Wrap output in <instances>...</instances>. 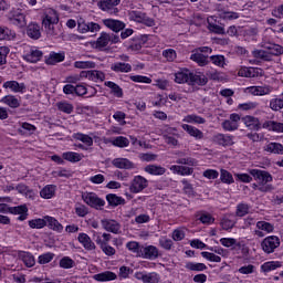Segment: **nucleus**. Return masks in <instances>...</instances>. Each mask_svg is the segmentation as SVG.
<instances>
[{
	"label": "nucleus",
	"mask_w": 283,
	"mask_h": 283,
	"mask_svg": "<svg viewBox=\"0 0 283 283\" xmlns=\"http://www.w3.org/2000/svg\"><path fill=\"white\" fill-rule=\"evenodd\" d=\"M175 82L179 84L188 83V85H205L209 83V78L205 75L191 73L189 70H184L175 74Z\"/></svg>",
	"instance_id": "f257e3e1"
},
{
	"label": "nucleus",
	"mask_w": 283,
	"mask_h": 283,
	"mask_svg": "<svg viewBox=\"0 0 283 283\" xmlns=\"http://www.w3.org/2000/svg\"><path fill=\"white\" fill-rule=\"evenodd\" d=\"M42 25L48 34V36H56L59 34V13L54 9H49L45 17L42 20Z\"/></svg>",
	"instance_id": "f03ea898"
},
{
	"label": "nucleus",
	"mask_w": 283,
	"mask_h": 283,
	"mask_svg": "<svg viewBox=\"0 0 283 283\" xmlns=\"http://www.w3.org/2000/svg\"><path fill=\"white\" fill-rule=\"evenodd\" d=\"M9 23L11 25H17V28H25L28 25V20H25V13L21 10H12L7 14Z\"/></svg>",
	"instance_id": "7ed1b4c3"
},
{
	"label": "nucleus",
	"mask_w": 283,
	"mask_h": 283,
	"mask_svg": "<svg viewBox=\"0 0 283 283\" xmlns=\"http://www.w3.org/2000/svg\"><path fill=\"white\" fill-rule=\"evenodd\" d=\"M128 17L130 21L143 23L144 25H147V28H154V25H156V21L149 18L147 13L143 11H129Z\"/></svg>",
	"instance_id": "20e7f679"
},
{
	"label": "nucleus",
	"mask_w": 283,
	"mask_h": 283,
	"mask_svg": "<svg viewBox=\"0 0 283 283\" xmlns=\"http://www.w3.org/2000/svg\"><path fill=\"white\" fill-rule=\"evenodd\" d=\"M118 6H120V0H99L97 2L99 10L106 12V14H116L119 12Z\"/></svg>",
	"instance_id": "39448f33"
},
{
	"label": "nucleus",
	"mask_w": 283,
	"mask_h": 283,
	"mask_svg": "<svg viewBox=\"0 0 283 283\" xmlns=\"http://www.w3.org/2000/svg\"><path fill=\"white\" fill-rule=\"evenodd\" d=\"M82 200L93 209H101L102 207H105V200L98 198V195L95 192L82 193Z\"/></svg>",
	"instance_id": "423d86ee"
},
{
	"label": "nucleus",
	"mask_w": 283,
	"mask_h": 283,
	"mask_svg": "<svg viewBox=\"0 0 283 283\" xmlns=\"http://www.w3.org/2000/svg\"><path fill=\"white\" fill-rule=\"evenodd\" d=\"M280 247V238L275 235H270L266 237L262 242H261V248L264 251V253L271 254L275 253V249Z\"/></svg>",
	"instance_id": "0eeeda50"
},
{
	"label": "nucleus",
	"mask_w": 283,
	"mask_h": 283,
	"mask_svg": "<svg viewBox=\"0 0 283 283\" xmlns=\"http://www.w3.org/2000/svg\"><path fill=\"white\" fill-rule=\"evenodd\" d=\"M249 174L252 175L254 180L259 181V185H271L269 182H273V176L266 170L251 169Z\"/></svg>",
	"instance_id": "6e6552de"
},
{
	"label": "nucleus",
	"mask_w": 283,
	"mask_h": 283,
	"mask_svg": "<svg viewBox=\"0 0 283 283\" xmlns=\"http://www.w3.org/2000/svg\"><path fill=\"white\" fill-rule=\"evenodd\" d=\"M149 185V181L140 175L135 176L134 179L130 182L129 191L132 193H140V191H144V189H147Z\"/></svg>",
	"instance_id": "1a4fd4ad"
},
{
	"label": "nucleus",
	"mask_w": 283,
	"mask_h": 283,
	"mask_svg": "<svg viewBox=\"0 0 283 283\" xmlns=\"http://www.w3.org/2000/svg\"><path fill=\"white\" fill-rule=\"evenodd\" d=\"M81 78H88V81H94V83H103L105 81V73L103 71H82L80 73Z\"/></svg>",
	"instance_id": "9d476101"
},
{
	"label": "nucleus",
	"mask_w": 283,
	"mask_h": 283,
	"mask_svg": "<svg viewBox=\"0 0 283 283\" xmlns=\"http://www.w3.org/2000/svg\"><path fill=\"white\" fill-rule=\"evenodd\" d=\"M158 255V248L155 245H143L139 258H143L144 260H157Z\"/></svg>",
	"instance_id": "9b49d317"
},
{
	"label": "nucleus",
	"mask_w": 283,
	"mask_h": 283,
	"mask_svg": "<svg viewBox=\"0 0 283 283\" xmlns=\"http://www.w3.org/2000/svg\"><path fill=\"white\" fill-rule=\"evenodd\" d=\"M134 276L136 280H142L143 283L160 282V275H158V273L156 272H149V273L136 272Z\"/></svg>",
	"instance_id": "f8f14e48"
},
{
	"label": "nucleus",
	"mask_w": 283,
	"mask_h": 283,
	"mask_svg": "<svg viewBox=\"0 0 283 283\" xmlns=\"http://www.w3.org/2000/svg\"><path fill=\"white\" fill-rule=\"evenodd\" d=\"M101 224L105 231L109 233H119L120 231V223L114 219H102Z\"/></svg>",
	"instance_id": "ddd939ff"
},
{
	"label": "nucleus",
	"mask_w": 283,
	"mask_h": 283,
	"mask_svg": "<svg viewBox=\"0 0 283 283\" xmlns=\"http://www.w3.org/2000/svg\"><path fill=\"white\" fill-rule=\"evenodd\" d=\"M77 241L82 244L85 251H96V243L92 241V238H90L87 233L81 232L77 235Z\"/></svg>",
	"instance_id": "4468645a"
},
{
	"label": "nucleus",
	"mask_w": 283,
	"mask_h": 283,
	"mask_svg": "<svg viewBox=\"0 0 283 283\" xmlns=\"http://www.w3.org/2000/svg\"><path fill=\"white\" fill-rule=\"evenodd\" d=\"M103 24L108 28V30H112V32H120L122 30H125V22L120 20H114V19H104L102 20Z\"/></svg>",
	"instance_id": "2eb2a0df"
},
{
	"label": "nucleus",
	"mask_w": 283,
	"mask_h": 283,
	"mask_svg": "<svg viewBox=\"0 0 283 283\" xmlns=\"http://www.w3.org/2000/svg\"><path fill=\"white\" fill-rule=\"evenodd\" d=\"M241 120L245 124V126L249 127V129H252L253 132H260V129H262V124H260V119H258V117L247 115L242 117Z\"/></svg>",
	"instance_id": "dca6fc26"
},
{
	"label": "nucleus",
	"mask_w": 283,
	"mask_h": 283,
	"mask_svg": "<svg viewBox=\"0 0 283 283\" xmlns=\"http://www.w3.org/2000/svg\"><path fill=\"white\" fill-rule=\"evenodd\" d=\"M112 165L116 167V169H136V164L127 158H115Z\"/></svg>",
	"instance_id": "f3484780"
},
{
	"label": "nucleus",
	"mask_w": 283,
	"mask_h": 283,
	"mask_svg": "<svg viewBox=\"0 0 283 283\" xmlns=\"http://www.w3.org/2000/svg\"><path fill=\"white\" fill-rule=\"evenodd\" d=\"M23 59L28 61V63H39V61L43 59V51L33 48L23 55Z\"/></svg>",
	"instance_id": "a211bd4d"
},
{
	"label": "nucleus",
	"mask_w": 283,
	"mask_h": 283,
	"mask_svg": "<svg viewBox=\"0 0 283 283\" xmlns=\"http://www.w3.org/2000/svg\"><path fill=\"white\" fill-rule=\"evenodd\" d=\"M213 143H217V145H221L222 147H231V145H234L233 136L224 134L214 135Z\"/></svg>",
	"instance_id": "6ab92c4d"
},
{
	"label": "nucleus",
	"mask_w": 283,
	"mask_h": 283,
	"mask_svg": "<svg viewBox=\"0 0 283 283\" xmlns=\"http://www.w3.org/2000/svg\"><path fill=\"white\" fill-rule=\"evenodd\" d=\"M4 90H11L15 94H23L25 92V84L17 81H7L3 83Z\"/></svg>",
	"instance_id": "aec40b11"
},
{
	"label": "nucleus",
	"mask_w": 283,
	"mask_h": 283,
	"mask_svg": "<svg viewBox=\"0 0 283 283\" xmlns=\"http://www.w3.org/2000/svg\"><path fill=\"white\" fill-rule=\"evenodd\" d=\"M262 48H264V50H268L271 56H282L283 54V46L280 44L264 42L262 44Z\"/></svg>",
	"instance_id": "412c9836"
},
{
	"label": "nucleus",
	"mask_w": 283,
	"mask_h": 283,
	"mask_svg": "<svg viewBox=\"0 0 283 283\" xmlns=\"http://www.w3.org/2000/svg\"><path fill=\"white\" fill-rule=\"evenodd\" d=\"M9 213H13V216H19L18 220L23 222V220H28V207L27 206H17L10 207Z\"/></svg>",
	"instance_id": "4be33fe9"
},
{
	"label": "nucleus",
	"mask_w": 283,
	"mask_h": 283,
	"mask_svg": "<svg viewBox=\"0 0 283 283\" xmlns=\"http://www.w3.org/2000/svg\"><path fill=\"white\" fill-rule=\"evenodd\" d=\"M112 72L129 74L132 72V64L125 62H115L111 65Z\"/></svg>",
	"instance_id": "5701e85b"
},
{
	"label": "nucleus",
	"mask_w": 283,
	"mask_h": 283,
	"mask_svg": "<svg viewBox=\"0 0 283 283\" xmlns=\"http://www.w3.org/2000/svg\"><path fill=\"white\" fill-rule=\"evenodd\" d=\"M96 282H113V280H118V275L112 271H105L93 276Z\"/></svg>",
	"instance_id": "b1692460"
},
{
	"label": "nucleus",
	"mask_w": 283,
	"mask_h": 283,
	"mask_svg": "<svg viewBox=\"0 0 283 283\" xmlns=\"http://www.w3.org/2000/svg\"><path fill=\"white\" fill-rule=\"evenodd\" d=\"M27 35L29 39L38 41V39H41V27L38 23H30L27 27Z\"/></svg>",
	"instance_id": "393cba45"
},
{
	"label": "nucleus",
	"mask_w": 283,
	"mask_h": 283,
	"mask_svg": "<svg viewBox=\"0 0 283 283\" xmlns=\"http://www.w3.org/2000/svg\"><path fill=\"white\" fill-rule=\"evenodd\" d=\"M248 92L253 96H266V94H271L273 92V87L271 86H250L248 87Z\"/></svg>",
	"instance_id": "a878e982"
},
{
	"label": "nucleus",
	"mask_w": 283,
	"mask_h": 283,
	"mask_svg": "<svg viewBox=\"0 0 283 283\" xmlns=\"http://www.w3.org/2000/svg\"><path fill=\"white\" fill-rule=\"evenodd\" d=\"M181 127L184 132H187L189 136H192V138H196L197 140H202V138H205V133H202V130L189 124H184Z\"/></svg>",
	"instance_id": "bb28decb"
},
{
	"label": "nucleus",
	"mask_w": 283,
	"mask_h": 283,
	"mask_svg": "<svg viewBox=\"0 0 283 283\" xmlns=\"http://www.w3.org/2000/svg\"><path fill=\"white\" fill-rule=\"evenodd\" d=\"M190 60L197 63L200 67H205V65H209V55L202 54L198 51L190 55Z\"/></svg>",
	"instance_id": "cd10ccee"
},
{
	"label": "nucleus",
	"mask_w": 283,
	"mask_h": 283,
	"mask_svg": "<svg viewBox=\"0 0 283 283\" xmlns=\"http://www.w3.org/2000/svg\"><path fill=\"white\" fill-rule=\"evenodd\" d=\"M144 171H146V174H149L150 176H165L167 169L158 165H148L144 168Z\"/></svg>",
	"instance_id": "c85d7f7f"
},
{
	"label": "nucleus",
	"mask_w": 283,
	"mask_h": 283,
	"mask_svg": "<svg viewBox=\"0 0 283 283\" xmlns=\"http://www.w3.org/2000/svg\"><path fill=\"white\" fill-rule=\"evenodd\" d=\"M65 61V53L51 52L45 60L46 65H56V63H63Z\"/></svg>",
	"instance_id": "c756f323"
},
{
	"label": "nucleus",
	"mask_w": 283,
	"mask_h": 283,
	"mask_svg": "<svg viewBox=\"0 0 283 283\" xmlns=\"http://www.w3.org/2000/svg\"><path fill=\"white\" fill-rule=\"evenodd\" d=\"M263 129H269V132H277L279 134L283 133V123L268 120L262 125Z\"/></svg>",
	"instance_id": "7c9ffc66"
},
{
	"label": "nucleus",
	"mask_w": 283,
	"mask_h": 283,
	"mask_svg": "<svg viewBox=\"0 0 283 283\" xmlns=\"http://www.w3.org/2000/svg\"><path fill=\"white\" fill-rule=\"evenodd\" d=\"M19 258L23 262V264L28 266V269H32V266L36 264V261L34 260V255H32V253L30 252H20Z\"/></svg>",
	"instance_id": "2f4dec72"
},
{
	"label": "nucleus",
	"mask_w": 283,
	"mask_h": 283,
	"mask_svg": "<svg viewBox=\"0 0 283 283\" xmlns=\"http://www.w3.org/2000/svg\"><path fill=\"white\" fill-rule=\"evenodd\" d=\"M0 103L8 105L12 109H17V107L21 106V102L14 95H6L1 98Z\"/></svg>",
	"instance_id": "473e14b6"
},
{
	"label": "nucleus",
	"mask_w": 283,
	"mask_h": 283,
	"mask_svg": "<svg viewBox=\"0 0 283 283\" xmlns=\"http://www.w3.org/2000/svg\"><path fill=\"white\" fill-rule=\"evenodd\" d=\"M45 220L49 229H52V231H57V233L63 231V224H61L55 218L45 216Z\"/></svg>",
	"instance_id": "72a5a7b5"
},
{
	"label": "nucleus",
	"mask_w": 283,
	"mask_h": 283,
	"mask_svg": "<svg viewBox=\"0 0 283 283\" xmlns=\"http://www.w3.org/2000/svg\"><path fill=\"white\" fill-rule=\"evenodd\" d=\"M17 39V33L6 27H0V41H12Z\"/></svg>",
	"instance_id": "f704fd0d"
},
{
	"label": "nucleus",
	"mask_w": 283,
	"mask_h": 283,
	"mask_svg": "<svg viewBox=\"0 0 283 283\" xmlns=\"http://www.w3.org/2000/svg\"><path fill=\"white\" fill-rule=\"evenodd\" d=\"M54 193H56V186L54 185H48L40 191V196L41 198H44V200L54 198Z\"/></svg>",
	"instance_id": "c9c22d12"
},
{
	"label": "nucleus",
	"mask_w": 283,
	"mask_h": 283,
	"mask_svg": "<svg viewBox=\"0 0 283 283\" xmlns=\"http://www.w3.org/2000/svg\"><path fill=\"white\" fill-rule=\"evenodd\" d=\"M62 158L69 163H81L83 160V155L74 151H66L62 154Z\"/></svg>",
	"instance_id": "e433bc0d"
},
{
	"label": "nucleus",
	"mask_w": 283,
	"mask_h": 283,
	"mask_svg": "<svg viewBox=\"0 0 283 283\" xmlns=\"http://www.w3.org/2000/svg\"><path fill=\"white\" fill-rule=\"evenodd\" d=\"M109 45V34L106 32H102L99 38L95 42V48L97 50H103V48H107Z\"/></svg>",
	"instance_id": "4c0bfd02"
},
{
	"label": "nucleus",
	"mask_w": 283,
	"mask_h": 283,
	"mask_svg": "<svg viewBox=\"0 0 283 283\" xmlns=\"http://www.w3.org/2000/svg\"><path fill=\"white\" fill-rule=\"evenodd\" d=\"M104 85L106 87H109V90H112V94H114V96H116L117 98H123V88H120V86L112 81L105 82Z\"/></svg>",
	"instance_id": "58836bf2"
},
{
	"label": "nucleus",
	"mask_w": 283,
	"mask_h": 283,
	"mask_svg": "<svg viewBox=\"0 0 283 283\" xmlns=\"http://www.w3.org/2000/svg\"><path fill=\"white\" fill-rule=\"evenodd\" d=\"M106 200L111 207H118L119 205H125V199L114 193L107 195Z\"/></svg>",
	"instance_id": "ea45409f"
},
{
	"label": "nucleus",
	"mask_w": 283,
	"mask_h": 283,
	"mask_svg": "<svg viewBox=\"0 0 283 283\" xmlns=\"http://www.w3.org/2000/svg\"><path fill=\"white\" fill-rule=\"evenodd\" d=\"M265 151L283 156V145L280 143H270L265 146Z\"/></svg>",
	"instance_id": "a19ab883"
},
{
	"label": "nucleus",
	"mask_w": 283,
	"mask_h": 283,
	"mask_svg": "<svg viewBox=\"0 0 283 283\" xmlns=\"http://www.w3.org/2000/svg\"><path fill=\"white\" fill-rule=\"evenodd\" d=\"M253 56L254 59H261V61H268V62L273 61V56L271 55V53L265 50L253 51Z\"/></svg>",
	"instance_id": "79ce46f5"
},
{
	"label": "nucleus",
	"mask_w": 283,
	"mask_h": 283,
	"mask_svg": "<svg viewBox=\"0 0 283 283\" xmlns=\"http://www.w3.org/2000/svg\"><path fill=\"white\" fill-rule=\"evenodd\" d=\"M280 266H282V263H280L279 261H270L261 265V271H263V273H269L270 271H275V269H280Z\"/></svg>",
	"instance_id": "37998d69"
},
{
	"label": "nucleus",
	"mask_w": 283,
	"mask_h": 283,
	"mask_svg": "<svg viewBox=\"0 0 283 283\" xmlns=\"http://www.w3.org/2000/svg\"><path fill=\"white\" fill-rule=\"evenodd\" d=\"M184 123H195L196 125H205L207 123V119H205V117L192 114V115H187L184 118Z\"/></svg>",
	"instance_id": "c03bdc74"
},
{
	"label": "nucleus",
	"mask_w": 283,
	"mask_h": 283,
	"mask_svg": "<svg viewBox=\"0 0 283 283\" xmlns=\"http://www.w3.org/2000/svg\"><path fill=\"white\" fill-rule=\"evenodd\" d=\"M270 108L273 112H280V109H283V94L270 101Z\"/></svg>",
	"instance_id": "a18cd8bd"
},
{
	"label": "nucleus",
	"mask_w": 283,
	"mask_h": 283,
	"mask_svg": "<svg viewBox=\"0 0 283 283\" xmlns=\"http://www.w3.org/2000/svg\"><path fill=\"white\" fill-rule=\"evenodd\" d=\"M74 67L77 70H92L96 67V63L92 61H76L74 62Z\"/></svg>",
	"instance_id": "49530a36"
},
{
	"label": "nucleus",
	"mask_w": 283,
	"mask_h": 283,
	"mask_svg": "<svg viewBox=\"0 0 283 283\" xmlns=\"http://www.w3.org/2000/svg\"><path fill=\"white\" fill-rule=\"evenodd\" d=\"M48 226V220L45 219V217L43 219L39 218V219H33L29 221V227L31 229H43V227Z\"/></svg>",
	"instance_id": "de8ad7c7"
},
{
	"label": "nucleus",
	"mask_w": 283,
	"mask_h": 283,
	"mask_svg": "<svg viewBox=\"0 0 283 283\" xmlns=\"http://www.w3.org/2000/svg\"><path fill=\"white\" fill-rule=\"evenodd\" d=\"M186 269L188 271L202 272L207 271V265L205 263L188 262L186 263Z\"/></svg>",
	"instance_id": "09e8293b"
},
{
	"label": "nucleus",
	"mask_w": 283,
	"mask_h": 283,
	"mask_svg": "<svg viewBox=\"0 0 283 283\" xmlns=\"http://www.w3.org/2000/svg\"><path fill=\"white\" fill-rule=\"evenodd\" d=\"M220 180L224 182V185H233L234 182L233 175L226 169L220 170Z\"/></svg>",
	"instance_id": "8fccbe9b"
},
{
	"label": "nucleus",
	"mask_w": 283,
	"mask_h": 283,
	"mask_svg": "<svg viewBox=\"0 0 283 283\" xmlns=\"http://www.w3.org/2000/svg\"><path fill=\"white\" fill-rule=\"evenodd\" d=\"M56 107L60 112H63L64 114H72V112H74V105L67 102H59L56 103Z\"/></svg>",
	"instance_id": "3c124183"
},
{
	"label": "nucleus",
	"mask_w": 283,
	"mask_h": 283,
	"mask_svg": "<svg viewBox=\"0 0 283 283\" xmlns=\"http://www.w3.org/2000/svg\"><path fill=\"white\" fill-rule=\"evenodd\" d=\"M252 189H254V191H261V193H270L273 191L274 187L273 185L253 184Z\"/></svg>",
	"instance_id": "603ef678"
},
{
	"label": "nucleus",
	"mask_w": 283,
	"mask_h": 283,
	"mask_svg": "<svg viewBox=\"0 0 283 283\" xmlns=\"http://www.w3.org/2000/svg\"><path fill=\"white\" fill-rule=\"evenodd\" d=\"M249 209H251V207L248 203L241 202L237 206L235 216H238V218H244V216L249 213Z\"/></svg>",
	"instance_id": "864d4df0"
},
{
	"label": "nucleus",
	"mask_w": 283,
	"mask_h": 283,
	"mask_svg": "<svg viewBox=\"0 0 283 283\" xmlns=\"http://www.w3.org/2000/svg\"><path fill=\"white\" fill-rule=\"evenodd\" d=\"M126 248L128 251H132V253H136L137 258H140V249H143V245L136 241H129L126 244Z\"/></svg>",
	"instance_id": "5fc2aeb1"
},
{
	"label": "nucleus",
	"mask_w": 283,
	"mask_h": 283,
	"mask_svg": "<svg viewBox=\"0 0 283 283\" xmlns=\"http://www.w3.org/2000/svg\"><path fill=\"white\" fill-rule=\"evenodd\" d=\"M134 273V270L127 265H122L119 268L118 277L119 280H127L129 279V275Z\"/></svg>",
	"instance_id": "6e6d98bb"
},
{
	"label": "nucleus",
	"mask_w": 283,
	"mask_h": 283,
	"mask_svg": "<svg viewBox=\"0 0 283 283\" xmlns=\"http://www.w3.org/2000/svg\"><path fill=\"white\" fill-rule=\"evenodd\" d=\"M76 140H81V143H84V145H87V147H92L94 145V139L85 134H76L75 135Z\"/></svg>",
	"instance_id": "4d7b16f0"
},
{
	"label": "nucleus",
	"mask_w": 283,
	"mask_h": 283,
	"mask_svg": "<svg viewBox=\"0 0 283 283\" xmlns=\"http://www.w3.org/2000/svg\"><path fill=\"white\" fill-rule=\"evenodd\" d=\"M256 228L260 231H266V233H273V224H271L270 222L266 221H258L256 222Z\"/></svg>",
	"instance_id": "13d9d810"
},
{
	"label": "nucleus",
	"mask_w": 283,
	"mask_h": 283,
	"mask_svg": "<svg viewBox=\"0 0 283 283\" xmlns=\"http://www.w3.org/2000/svg\"><path fill=\"white\" fill-rule=\"evenodd\" d=\"M52 260H54V253H52V252H46L44 254H41L38 258V262L40 264H50V262H52Z\"/></svg>",
	"instance_id": "bf43d9fd"
},
{
	"label": "nucleus",
	"mask_w": 283,
	"mask_h": 283,
	"mask_svg": "<svg viewBox=\"0 0 283 283\" xmlns=\"http://www.w3.org/2000/svg\"><path fill=\"white\" fill-rule=\"evenodd\" d=\"M113 145L115 147H129V139H127V137H123V136H119V137H116L114 140H113Z\"/></svg>",
	"instance_id": "052dcab7"
},
{
	"label": "nucleus",
	"mask_w": 283,
	"mask_h": 283,
	"mask_svg": "<svg viewBox=\"0 0 283 283\" xmlns=\"http://www.w3.org/2000/svg\"><path fill=\"white\" fill-rule=\"evenodd\" d=\"M201 256L209 262H222V258L211 252H201Z\"/></svg>",
	"instance_id": "680f3d73"
},
{
	"label": "nucleus",
	"mask_w": 283,
	"mask_h": 283,
	"mask_svg": "<svg viewBox=\"0 0 283 283\" xmlns=\"http://www.w3.org/2000/svg\"><path fill=\"white\" fill-rule=\"evenodd\" d=\"M8 54H10V49L8 46H0V66L8 63Z\"/></svg>",
	"instance_id": "e2e57ef3"
},
{
	"label": "nucleus",
	"mask_w": 283,
	"mask_h": 283,
	"mask_svg": "<svg viewBox=\"0 0 283 283\" xmlns=\"http://www.w3.org/2000/svg\"><path fill=\"white\" fill-rule=\"evenodd\" d=\"M60 266L61 269H73L74 260H72L70 256H64L60 260Z\"/></svg>",
	"instance_id": "0e129e2a"
},
{
	"label": "nucleus",
	"mask_w": 283,
	"mask_h": 283,
	"mask_svg": "<svg viewBox=\"0 0 283 283\" xmlns=\"http://www.w3.org/2000/svg\"><path fill=\"white\" fill-rule=\"evenodd\" d=\"M239 125L231 122V119H226L223 123H222V128L226 130V132H235V129H238Z\"/></svg>",
	"instance_id": "69168bd1"
},
{
	"label": "nucleus",
	"mask_w": 283,
	"mask_h": 283,
	"mask_svg": "<svg viewBox=\"0 0 283 283\" xmlns=\"http://www.w3.org/2000/svg\"><path fill=\"white\" fill-rule=\"evenodd\" d=\"M130 81H133L134 83H151V78L145 75H132Z\"/></svg>",
	"instance_id": "338daca9"
},
{
	"label": "nucleus",
	"mask_w": 283,
	"mask_h": 283,
	"mask_svg": "<svg viewBox=\"0 0 283 283\" xmlns=\"http://www.w3.org/2000/svg\"><path fill=\"white\" fill-rule=\"evenodd\" d=\"M163 56L167 59V61L171 62L176 59V50L167 49L163 52Z\"/></svg>",
	"instance_id": "774afa93"
}]
</instances>
